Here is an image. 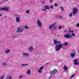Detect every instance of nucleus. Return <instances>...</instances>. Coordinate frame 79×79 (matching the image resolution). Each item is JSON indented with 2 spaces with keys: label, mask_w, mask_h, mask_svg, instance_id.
Here are the masks:
<instances>
[{
  "label": "nucleus",
  "mask_w": 79,
  "mask_h": 79,
  "mask_svg": "<svg viewBox=\"0 0 79 79\" xmlns=\"http://www.w3.org/2000/svg\"><path fill=\"white\" fill-rule=\"evenodd\" d=\"M79 67V66H78Z\"/></svg>",
  "instance_id": "51"
},
{
  "label": "nucleus",
  "mask_w": 79,
  "mask_h": 79,
  "mask_svg": "<svg viewBox=\"0 0 79 79\" xmlns=\"http://www.w3.org/2000/svg\"><path fill=\"white\" fill-rule=\"evenodd\" d=\"M63 44H60L56 45L55 48L56 51L58 52V50H60L61 49V48L63 47Z\"/></svg>",
  "instance_id": "1"
},
{
  "label": "nucleus",
  "mask_w": 79,
  "mask_h": 79,
  "mask_svg": "<svg viewBox=\"0 0 79 79\" xmlns=\"http://www.w3.org/2000/svg\"><path fill=\"white\" fill-rule=\"evenodd\" d=\"M64 37L66 38H67L68 39H69V38H72V36L71 35H64Z\"/></svg>",
  "instance_id": "7"
},
{
  "label": "nucleus",
  "mask_w": 79,
  "mask_h": 79,
  "mask_svg": "<svg viewBox=\"0 0 79 79\" xmlns=\"http://www.w3.org/2000/svg\"><path fill=\"white\" fill-rule=\"evenodd\" d=\"M61 29V26H59V29Z\"/></svg>",
  "instance_id": "34"
},
{
  "label": "nucleus",
  "mask_w": 79,
  "mask_h": 79,
  "mask_svg": "<svg viewBox=\"0 0 79 79\" xmlns=\"http://www.w3.org/2000/svg\"><path fill=\"white\" fill-rule=\"evenodd\" d=\"M64 71H66L68 69V66L66 65H64L63 67Z\"/></svg>",
  "instance_id": "16"
},
{
  "label": "nucleus",
  "mask_w": 79,
  "mask_h": 79,
  "mask_svg": "<svg viewBox=\"0 0 79 79\" xmlns=\"http://www.w3.org/2000/svg\"><path fill=\"white\" fill-rule=\"evenodd\" d=\"M2 66H7V64L5 63H2Z\"/></svg>",
  "instance_id": "21"
},
{
  "label": "nucleus",
  "mask_w": 79,
  "mask_h": 79,
  "mask_svg": "<svg viewBox=\"0 0 79 79\" xmlns=\"http://www.w3.org/2000/svg\"><path fill=\"white\" fill-rule=\"evenodd\" d=\"M58 73V70L56 69H54L52 71L50 72L51 74H55Z\"/></svg>",
  "instance_id": "2"
},
{
  "label": "nucleus",
  "mask_w": 79,
  "mask_h": 79,
  "mask_svg": "<svg viewBox=\"0 0 79 79\" xmlns=\"http://www.w3.org/2000/svg\"><path fill=\"white\" fill-rule=\"evenodd\" d=\"M74 74H73L70 77V78L71 79L73 77H74Z\"/></svg>",
  "instance_id": "30"
},
{
  "label": "nucleus",
  "mask_w": 79,
  "mask_h": 79,
  "mask_svg": "<svg viewBox=\"0 0 79 79\" xmlns=\"http://www.w3.org/2000/svg\"><path fill=\"white\" fill-rule=\"evenodd\" d=\"M54 29H56V27H54Z\"/></svg>",
  "instance_id": "42"
},
{
  "label": "nucleus",
  "mask_w": 79,
  "mask_h": 79,
  "mask_svg": "<svg viewBox=\"0 0 79 79\" xmlns=\"http://www.w3.org/2000/svg\"><path fill=\"white\" fill-rule=\"evenodd\" d=\"M8 0H5V1H8Z\"/></svg>",
  "instance_id": "45"
},
{
  "label": "nucleus",
  "mask_w": 79,
  "mask_h": 79,
  "mask_svg": "<svg viewBox=\"0 0 79 79\" xmlns=\"http://www.w3.org/2000/svg\"><path fill=\"white\" fill-rule=\"evenodd\" d=\"M1 33H0V34H1Z\"/></svg>",
  "instance_id": "50"
},
{
  "label": "nucleus",
  "mask_w": 79,
  "mask_h": 79,
  "mask_svg": "<svg viewBox=\"0 0 79 79\" xmlns=\"http://www.w3.org/2000/svg\"><path fill=\"white\" fill-rule=\"evenodd\" d=\"M27 65H28V64H21V66H27Z\"/></svg>",
  "instance_id": "19"
},
{
  "label": "nucleus",
  "mask_w": 79,
  "mask_h": 79,
  "mask_svg": "<svg viewBox=\"0 0 79 79\" xmlns=\"http://www.w3.org/2000/svg\"><path fill=\"white\" fill-rule=\"evenodd\" d=\"M24 28L26 29H27L29 28V27L27 26H25L24 27Z\"/></svg>",
  "instance_id": "20"
},
{
  "label": "nucleus",
  "mask_w": 79,
  "mask_h": 79,
  "mask_svg": "<svg viewBox=\"0 0 79 79\" xmlns=\"http://www.w3.org/2000/svg\"><path fill=\"white\" fill-rule=\"evenodd\" d=\"M70 56L72 58H74L76 56V54L75 53H72L70 54Z\"/></svg>",
  "instance_id": "13"
},
{
  "label": "nucleus",
  "mask_w": 79,
  "mask_h": 79,
  "mask_svg": "<svg viewBox=\"0 0 79 79\" xmlns=\"http://www.w3.org/2000/svg\"><path fill=\"white\" fill-rule=\"evenodd\" d=\"M37 23L39 27H42V23H41V22H40L39 21V20H38Z\"/></svg>",
  "instance_id": "5"
},
{
  "label": "nucleus",
  "mask_w": 79,
  "mask_h": 79,
  "mask_svg": "<svg viewBox=\"0 0 79 79\" xmlns=\"http://www.w3.org/2000/svg\"><path fill=\"white\" fill-rule=\"evenodd\" d=\"M43 68L44 67L43 66H41L38 71V73H42Z\"/></svg>",
  "instance_id": "8"
},
{
  "label": "nucleus",
  "mask_w": 79,
  "mask_h": 79,
  "mask_svg": "<svg viewBox=\"0 0 79 79\" xmlns=\"http://www.w3.org/2000/svg\"><path fill=\"white\" fill-rule=\"evenodd\" d=\"M60 8L62 10V11H64V8L62 6L60 7Z\"/></svg>",
  "instance_id": "27"
},
{
  "label": "nucleus",
  "mask_w": 79,
  "mask_h": 79,
  "mask_svg": "<svg viewBox=\"0 0 79 79\" xmlns=\"http://www.w3.org/2000/svg\"><path fill=\"white\" fill-rule=\"evenodd\" d=\"M77 59H75L74 60L73 62H74V64L75 65H78L79 64V62H77Z\"/></svg>",
  "instance_id": "6"
},
{
  "label": "nucleus",
  "mask_w": 79,
  "mask_h": 79,
  "mask_svg": "<svg viewBox=\"0 0 79 79\" xmlns=\"http://www.w3.org/2000/svg\"><path fill=\"white\" fill-rule=\"evenodd\" d=\"M20 22V21H19V20H16V22L17 23H19Z\"/></svg>",
  "instance_id": "33"
},
{
  "label": "nucleus",
  "mask_w": 79,
  "mask_h": 79,
  "mask_svg": "<svg viewBox=\"0 0 79 79\" xmlns=\"http://www.w3.org/2000/svg\"><path fill=\"white\" fill-rule=\"evenodd\" d=\"M62 16H60L59 17V19H61V18H62Z\"/></svg>",
  "instance_id": "38"
},
{
  "label": "nucleus",
  "mask_w": 79,
  "mask_h": 79,
  "mask_svg": "<svg viewBox=\"0 0 79 79\" xmlns=\"http://www.w3.org/2000/svg\"><path fill=\"white\" fill-rule=\"evenodd\" d=\"M66 31H64V32H66Z\"/></svg>",
  "instance_id": "48"
},
{
  "label": "nucleus",
  "mask_w": 79,
  "mask_h": 79,
  "mask_svg": "<svg viewBox=\"0 0 79 79\" xmlns=\"http://www.w3.org/2000/svg\"><path fill=\"white\" fill-rule=\"evenodd\" d=\"M51 77H52V76H50V77H49V78H50Z\"/></svg>",
  "instance_id": "43"
},
{
  "label": "nucleus",
  "mask_w": 79,
  "mask_h": 79,
  "mask_svg": "<svg viewBox=\"0 0 79 79\" xmlns=\"http://www.w3.org/2000/svg\"><path fill=\"white\" fill-rule=\"evenodd\" d=\"M77 11L78 10L77 8H74L73 9V15H75V14H76L77 12Z\"/></svg>",
  "instance_id": "4"
},
{
  "label": "nucleus",
  "mask_w": 79,
  "mask_h": 79,
  "mask_svg": "<svg viewBox=\"0 0 79 79\" xmlns=\"http://www.w3.org/2000/svg\"><path fill=\"white\" fill-rule=\"evenodd\" d=\"M28 50L29 52H32L34 50V48L32 46H30L28 48Z\"/></svg>",
  "instance_id": "10"
},
{
  "label": "nucleus",
  "mask_w": 79,
  "mask_h": 79,
  "mask_svg": "<svg viewBox=\"0 0 79 79\" xmlns=\"http://www.w3.org/2000/svg\"><path fill=\"white\" fill-rule=\"evenodd\" d=\"M23 77V76L21 75L19 77V78H22Z\"/></svg>",
  "instance_id": "39"
},
{
  "label": "nucleus",
  "mask_w": 79,
  "mask_h": 79,
  "mask_svg": "<svg viewBox=\"0 0 79 79\" xmlns=\"http://www.w3.org/2000/svg\"><path fill=\"white\" fill-rule=\"evenodd\" d=\"M26 13L28 14L29 13V10H27L26 11Z\"/></svg>",
  "instance_id": "28"
},
{
  "label": "nucleus",
  "mask_w": 79,
  "mask_h": 79,
  "mask_svg": "<svg viewBox=\"0 0 79 79\" xmlns=\"http://www.w3.org/2000/svg\"><path fill=\"white\" fill-rule=\"evenodd\" d=\"M0 10H4V11H8V8L5 7L0 8Z\"/></svg>",
  "instance_id": "9"
},
{
  "label": "nucleus",
  "mask_w": 79,
  "mask_h": 79,
  "mask_svg": "<svg viewBox=\"0 0 79 79\" xmlns=\"http://www.w3.org/2000/svg\"><path fill=\"white\" fill-rule=\"evenodd\" d=\"M64 45H65V46H66L67 45H68V42L64 43Z\"/></svg>",
  "instance_id": "23"
},
{
  "label": "nucleus",
  "mask_w": 79,
  "mask_h": 79,
  "mask_svg": "<svg viewBox=\"0 0 79 79\" xmlns=\"http://www.w3.org/2000/svg\"><path fill=\"white\" fill-rule=\"evenodd\" d=\"M72 15H73V13H71L69 15V16H70V17H71L72 16Z\"/></svg>",
  "instance_id": "25"
},
{
  "label": "nucleus",
  "mask_w": 79,
  "mask_h": 79,
  "mask_svg": "<svg viewBox=\"0 0 79 79\" xmlns=\"http://www.w3.org/2000/svg\"><path fill=\"white\" fill-rule=\"evenodd\" d=\"M22 55L23 56H29V55L27 53L23 52L22 53Z\"/></svg>",
  "instance_id": "15"
},
{
  "label": "nucleus",
  "mask_w": 79,
  "mask_h": 79,
  "mask_svg": "<svg viewBox=\"0 0 79 79\" xmlns=\"http://www.w3.org/2000/svg\"><path fill=\"white\" fill-rule=\"evenodd\" d=\"M27 73L28 75H30V74H31V70H27Z\"/></svg>",
  "instance_id": "17"
},
{
  "label": "nucleus",
  "mask_w": 79,
  "mask_h": 79,
  "mask_svg": "<svg viewBox=\"0 0 79 79\" xmlns=\"http://www.w3.org/2000/svg\"><path fill=\"white\" fill-rule=\"evenodd\" d=\"M77 27H79V23L77 24Z\"/></svg>",
  "instance_id": "40"
},
{
  "label": "nucleus",
  "mask_w": 79,
  "mask_h": 79,
  "mask_svg": "<svg viewBox=\"0 0 79 79\" xmlns=\"http://www.w3.org/2000/svg\"><path fill=\"white\" fill-rule=\"evenodd\" d=\"M57 44H61V41H57Z\"/></svg>",
  "instance_id": "37"
},
{
  "label": "nucleus",
  "mask_w": 79,
  "mask_h": 79,
  "mask_svg": "<svg viewBox=\"0 0 79 79\" xmlns=\"http://www.w3.org/2000/svg\"><path fill=\"white\" fill-rule=\"evenodd\" d=\"M5 77V75H3L2 77H0V79H3Z\"/></svg>",
  "instance_id": "24"
},
{
  "label": "nucleus",
  "mask_w": 79,
  "mask_h": 79,
  "mask_svg": "<svg viewBox=\"0 0 79 79\" xmlns=\"http://www.w3.org/2000/svg\"><path fill=\"white\" fill-rule=\"evenodd\" d=\"M5 79H12V76L10 75H7Z\"/></svg>",
  "instance_id": "11"
},
{
  "label": "nucleus",
  "mask_w": 79,
  "mask_h": 79,
  "mask_svg": "<svg viewBox=\"0 0 79 79\" xmlns=\"http://www.w3.org/2000/svg\"><path fill=\"white\" fill-rule=\"evenodd\" d=\"M16 37V36H13V37Z\"/></svg>",
  "instance_id": "46"
},
{
  "label": "nucleus",
  "mask_w": 79,
  "mask_h": 79,
  "mask_svg": "<svg viewBox=\"0 0 79 79\" xmlns=\"http://www.w3.org/2000/svg\"><path fill=\"white\" fill-rule=\"evenodd\" d=\"M42 10L43 11L44 10V11H46L47 9H42Z\"/></svg>",
  "instance_id": "36"
},
{
  "label": "nucleus",
  "mask_w": 79,
  "mask_h": 79,
  "mask_svg": "<svg viewBox=\"0 0 79 79\" xmlns=\"http://www.w3.org/2000/svg\"><path fill=\"white\" fill-rule=\"evenodd\" d=\"M53 0H51V3H52V2H53Z\"/></svg>",
  "instance_id": "41"
},
{
  "label": "nucleus",
  "mask_w": 79,
  "mask_h": 79,
  "mask_svg": "<svg viewBox=\"0 0 79 79\" xmlns=\"http://www.w3.org/2000/svg\"><path fill=\"white\" fill-rule=\"evenodd\" d=\"M50 7L52 9H53V6H50Z\"/></svg>",
  "instance_id": "32"
},
{
  "label": "nucleus",
  "mask_w": 79,
  "mask_h": 79,
  "mask_svg": "<svg viewBox=\"0 0 79 79\" xmlns=\"http://www.w3.org/2000/svg\"><path fill=\"white\" fill-rule=\"evenodd\" d=\"M0 4H1V3H0Z\"/></svg>",
  "instance_id": "49"
},
{
  "label": "nucleus",
  "mask_w": 79,
  "mask_h": 79,
  "mask_svg": "<svg viewBox=\"0 0 79 79\" xmlns=\"http://www.w3.org/2000/svg\"><path fill=\"white\" fill-rule=\"evenodd\" d=\"M53 42L55 44H57L58 41L55 40H53Z\"/></svg>",
  "instance_id": "18"
},
{
  "label": "nucleus",
  "mask_w": 79,
  "mask_h": 79,
  "mask_svg": "<svg viewBox=\"0 0 79 79\" xmlns=\"http://www.w3.org/2000/svg\"><path fill=\"white\" fill-rule=\"evenodd\" d=\"M56 23H54L52 25H51L49 26V29H52V27H54V26H55V24H56Z\"/></svg>",
  "instance_id": "12"
},
{
  "label": "nucleus",
  "mask_w": 79,
  "mask_h": 79,
  "mask_svg": "<svg viewBox=\"0 0 79 79\" xmlns=\"http://www.w3.org/2000/svg\"><path fill=\"white\" fill-rule=\"evenodd\" d=\"M45 8H46V9H48V10H49V9H50V8L49 7H48L47 6H45Z\"/></svg>",
  "instance_id": "22"
},
{
  "label": "nucleus",
  "mask_w": 79,
  "mask_h": 79,
  "mask_svg": "<svg viewBox=\"0 0 79 79\" xmlns=\"http://www.w3.org/2000/svg\"><path fill=\"white\" fill-rule=\"evenodd\" d=\"M20 19L19 17H17L16 19V20H19Z\"/></svg>",
  "instance_id": "31"
},
{
  "label": "nucleus",
  "mask_w": 79,
  "mask_h": 79,
  "mask_svg": "<svg viewBox=\"0 0 79 79\" xmlns=\"http://www.w3.org/2000/svg\"><path fill=\"white\" fill-rule=\"evenodd\" d=\"M23 29L19 27L17 28V32L21 33L23 32Z\"/></svg>",
  "instance_id": "3"
},
{
  "label": "nucleus",
  "mask_w": 79,
  "mask_h": 79,
  "mask_svg": "<svg viewBox=\"0 0 79 79\" xmlns=\"http://www.w3.org/2000/svg\"><path fill=\"white\" fill-rule=\"evenodd\" d=\"M69 32H74V31L73 30H69Z\"/></svg>",
  "instance_id": "26"
},
{
  "label": "nucleus",
  "mask_w": 79,
  "mask_h": 79,
  "mask_svg": "<svg viewBox=\"0 0 79 79\" xmlns=\"http://www.w3.org/2000/svg\"><path fill=\"white\" fill-rule=\"evenodd\" d=\"M10 52H11L10 49L7 50L5 51V53H6V54H8V53H9Z\"/></svg>",
  "instance_id": "14"
},
{
  "label": "nucleus",
  "mask_w": 79,
  "mask_h": 79,
  "mask_svg": "<svg viewBox=\"0 0 79 79\" xmlns=\"http://www.w3.org/2000/svg\"><path fill=\"white\" fill-rule=\"evenodd\" d=\"M0 16H2V14H0Z\"/></svg>",
  "instance_id": "44"
},
{
  "label": "nucleus",
  "mask_w": 79,
  "mask_h": 79,
  "mask_svg": "<svg viewBox=\"0 0 79 79\" xmlns=\"http://www.w3.org/2000/svg\"><path fill=\"white\" fill-rule=\"evenodd\" d=\"M72 36H75L76 34H75L74 33H73L72 34Z\"/></svg>",
  "instance_id": "29"
},
{
  "label": "nucleus",
  "mask_w": 79,
  "mask_h": 79,
  "mask_svg": "<svg viewBox=\"0 0 79 79\" xmlns=\"http://www.w3.org/2000/svg\"><path fill=\"white\" fill-rule=\"evenodd\" d=\"M5 18H6V17L5 16Z\"/></svg>",
  "instance_id": "47"
},
{
  "label": "nucleus",
  "mask_w": 79,
  "mask_h": 79,
  "mask_svg": "<svg viewBox=\"0 0 79 79\" xmlns=\"http://www.w3.org/2000/svg\"><path fill=\"white\" fill-rule=\"evenodd\" d=\"M54 5L55 6H58V4H57L56 3H55L54 4Z\"/></svg>",
  "instance_id": "35"
}]
</instances>
